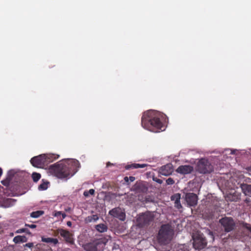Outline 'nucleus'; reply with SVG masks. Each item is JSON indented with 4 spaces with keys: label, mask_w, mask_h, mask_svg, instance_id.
<instances>
[{
    "label": "nucleus",
    "mask_w": 251,
    "mask_h": 251,
    "mask_svg": "<svg viewBox=\"0 0 251 251\" xmlns=\"http://www.w3.org/2000/svg\"><path fill=\"white\" fill-rule=\"evenodd\" d=\"M79 167L78 160L68 159L50 166L49 172L58 178H69L78 171Z\"/></svg>",
    "instance_id": "obj_1"
},
{
    "label": "nucleus",
    "mask_w": 251,
    "mask_h": 251,
    "mask_svg": "<svg viewBox=\"0 0 251 251\" xmlns=\"http://www.w3.org/2000/svg\"><path fill=\"white\" fill-rule=\"evenodd\" d=\"M164 118L162 113L154 110H149L145 112L141 119L142 126L149 130L155 132L164 130L162 122Z\"/></svg>",
    "instance_id": "obj_2"
},
{
    "label": "nucleus",
    "mask_w": 251,
    "mask_h": 251,
    "mask_svg": "<svg viewBox=\"0 0 251 251\" xmlns=\"http://www.w3.org/2000/svg\"><path fill=\"white\" fill-rule=\"evenodd\" d=\"M174 235V230L169 224H165L161 226L157 238L161 244H167L172 240Z\"/></svg>",
    "instance_id": "obj_3"
},
{
    "label": "nucleus",
    "mask_w": 251,
    "mask_h": 251,
    "mask_svg": "<svg viewBox=\"0 0 251 251\" xmlns=\"http://www.w3.org/2000/svg\"><path fill=\"white\" fill-rule=\"evenodd\" d=\"M221 228L226 232L233 231L236 227V223L232 217H225L219 220Z\"/></svg>",
    "instance_id": "obj_4"
},
{
    "label": "nucleus",
    "mask_w": 251,
    "mask_h": 251,
    "mask_svg": "<svg viewBox=\"0 0 251 251\" xmlns=\"http://www.w3.org/2000/svg\"><path fill=\"white\" fill-rule=\"evenodd\" d=\"M197 171L201 174H210L213 171L214 168L212 165L206 159L201 158L198 163L197 166Z\"/></svg>",
    "instance_id": "obj_5"
},
{
    "label": "nucleus",
    "mask_w": 251,
    "mask_h": 251,
    "mask_svg": "<svg viewBox=\"0 0 251 251\" xmlns=\"http://www.w3.org/2000/svg\"><path fill=\"white\" fill-rule=\"evenodd\" d=\"M193 247L195 249L201 250L206 247V240L202 234L197 233L193 236Z\"/></svg>",
    "instance_id": "obj_6"
},
{
    "label": "nucleus",
    "mask_w": 251,
    "mask_h": 251,
    "mask_svg": "<svg viewBox=\"0 0 251 251\" xmlns=\"http://www.w3.org/2000/svg\"><path fill=\"white\" fill-rule=\"evenodd\" d=\"M153 220V216L150 213H145L140 215L137 219L138 226L143 227L150 225Z\"/></svg>",
    "instance_id": "obj_7"
},
{
    "label": "nucleus",
    "mask_w": 251,
    "mask_h": 251,
    "mask_svg": "<svg viewBox=\"0 0 251 251\" xmlns=\"http://www.w3.org/2000/svg\"><path fill=\"white\" fill-rule=\"evenodd\" d=\"M56 232L57 234H60L61 236L64 238L66 243L72 245L74 244L73 234L71 233L69 231L64 229L63 228H59L56 229Z\"/></svg>",
    "instance_id": "obj_8"
},
{
    "label": "nucleus",
    "mask_w": 251,
    "mask_h": 251,
    "mask_svg": "<svg viewBox=\"0 0 251 251\" xmlns=\"http://www.w3.org/2000/svg\"><path fill=\"white\" fill-rule=\"evenodd\" d=\"M31 164L37 168H43L46 165V158L44 154L32 157L30 160Z\"/></svg>",
    "instance_id": "obj_9"
},
{
    "label": "nucleus",
    "mask_w": 251,
    "mask_h": 251,
    "mask_svg": "<svg viewBox=\"0 0 251 251\" xmlns=\"http://www.w3.org/2000/svg\"><path fill=\"white\" fill-rule=\"evenodd\" d=\"M103 243L101 239H95L92 242L83 245L82 247L85 251H98V246Z\"/></svg>",
    "instance_id": "obj_10"
},
{
    "label": "nucleus",
    "mask_w": 251,
    "mask_h": 251,
    "mask_svg": "<svg viewBox=\"0 0 251 251\" xmlns=\"http://www.w3.org/2000/svg\"><path fill=\"white\" fill-rule=\"evenodd\" d=\"M109 214L116 218L122 221H124L126 219V214L124 211L120 207L113 208L109 211Z\"/></svg>",
    "instance_id": "obj_11"
},
{
    "label": "nucleus",
    "mask_w": 251,
    "mask_h": 251,
    "mask_svg": "<svg viewBox=\"0 0 251 251\" xmlns=\"http://www.w3.org/2000/svg\"><path fill=\"white\" fill-rule=\"evenodd\" d=\"M198 199L197 195L193 193H189L185 195V200L188 204L191 206L197 205Z\"/></svg>",
    "instance_id": "obj_12"
},
{
    "label": "nucleus",
    "mask_w": 251,
    "mask_h": 251,
    "mask_svg": "<svg viewBox=\"0 0 251 251\" xmlns=\"http://www.w3.org/2000/svg\"><path fill=\"white\" fill-rule=\"evenodd\" d=\"M173 172V165L171 164H167L162 166L159 170L160 175L164 176H168Z\"/></svg>",
    "instance_id": "obj_13"
},
{
    "label": "nucleus",
    "mask_w": 251,
    "mask_h": 251,
    "mask_svg": "<svg viewBox=\"0 0 251 251\" xmlns=\"http://www.w3.org/2000/svg\"><path fill=\"white\" fill-rule=\"evenodd\" d=\"M193 171V167L191 165H181L176 170V172L182 175L191 173Z\"/></svg>",
    "instance_id": "obj_14"
},
{
    "label": "nucleus",
    "mask_w": 251,
    "mask_h": 251,
    "mask_svg": "<svg viewBox=\"0 0 251 251\" xmlns=\"http://www.w3.org/2000/svg\"><path fill=\"white\" fill-rule=\"evenodd\" d=\"M240 187L245 195L251 196V185L243 183L241 184Z\"/></svg>",
    "instance_id": "obj_15"
},
{
    "label": "nucleus",
    "mask_w": 251,
    "mask_h": 251,
    "mask_svg": "<svg viewBox=\"0 0 251 251\" xmlns=\"http://www.w3.org/2000/svg\"><path fill=\"white\" fill-rule=\"evenodd\" d=\"M226 199L227 201H237L240 199V195L236 192L229 194L227 195Z\"/></svg>",
    "instance_id": "obj_16"
},
{
    "label": "nucleus",
    "mask_w": 251,
    "mask_h": 251,
    "mask_svg": "<svg viewBox=\"0 0 251 251\" xmlns=\"http://www.w3.org/2000/svg\"><path fill=\"white\" fill-rule=\"evenodd\" d=\"M148 166L146 164H138V163H133L131 164H128L125 166L126 170L134 169L138 168H143Z\"/></svg>",
    "instance_id": "obj_17"
},
{
    "label": "nucleus",
    "mask_w": 251,
    "mask_h": 251,
    "mask_svg": "<svg viewBox=\"0 0 251 251\" xmlns=\"http://www.w3.org/2000/svg\"><path fill=\"white\" fill-rule=\"evenodd\" d=\"M46 158V163L47 165L49 163L53 162L55 160L58 159L59 155L56 154H44Z\"/></svg>",
    "instance_id": "obj_18"
},
{
    "label": "nucleus",
    "mask_w": 251,
    "mask_h": 251,
    "mask_svg": "<svg viewBox=\"0 0 251 251\" xmlns=\"http://www.w3.org/2000/svg\"><path fill=\"white\" fill-rule=\"evenodd\" d=\"M27 241V238L25 236L18 235L13 239V242L16 243H25Z\"/></svg>",
    "instance_id": "obj_19"
},
{
    "label": "nucleus",
    "mask_w": 251,
    "mask_h": 251,
    "mask_svg": "<svg viewBox=\"0 0 251 251\" xmlns=\"http://www.w3.org/2000/svg\"><path fill=\"white\" fill-rule=\"evenodd\" d=\"M42 241L48 243H52L54 245H56L58 243V240L57 239L50 237H42Z\"/></svg>",
    "instance_id": "obj_20"
},
{
    "label": "nucleus",
    "mask_w": 251,
    "mask_h": 251,
    "mask_svg": "<svg viewBox=\"0 0 251 251\" xmlns=\"http://www.w3.org/2000/svg\"><path fill=\"white\" fill-rule=\"evenodd\" d=\"M95 228L100 233L107 231L108 229L107 226L103 224H100L96 225Z\"/></svg>",
    "instance_id": "obj_21"
},
{
    "label": "nucleus",
    "mask_w": 251,
    "mask_h": 251,
    "mask_svg": "<svg viewBox=\"0 0 251 251\" xmlns=\"http://www.w3.org/2000/svg\"><path fill=\"white\" fill-rule=\"evenodd\" d=\"M241 236L242 235L240 233L239 231H235L228 235L229 238L231 239L232 240L240 239Z\"/></svg>",
    "instance_id": "obj_22"
},
{
    "label": "nucleus",
    "mask_w": 251,
    "mask_h": 251,
    "mask_svg": "<svg viewBox=\"0 0 251 251\" xmlns=\"http://www.w3.org/2000/svg\"><path fill=\"white\" fill-rule=\"evenodd\" d=\"M44 212L42 210H38L32 212L30 213V217L32 218H37L43 215Z\"/></svg>",
    "instance_id": "obj_23"
},
{
    "label": "nucleus",
    "mask_w": 251,
    "mask_h": 251,
    "mask_svg": "<svg viewBox=\"0 0 251 251\" xmlns=\"http://www.w3.org/2000/svg\"><path fill=\"white\" fill-rule=\"evenodd\" d=\"M48 181H43L41 184L38 186V189L39 190H45L48 188V185L49 184Z\"/></svg>",
    "instance_id": "obj_24"
},
{
    "label": "nucleus",
    "mask_w": 251,
    "mask_h": 251,
    "mask_svg": "<svg viewBox=\"0 0 251 251\" xmlns=\"http://www.w3.org/2000/svg\"><path fill=\"white\" fill-rule=\"evenodd\" d=\"M41 176L39 173L34 172L32 174V178L34 182H37L41 178Z\"/></svg>",
    "instance_id": "obj_25"
},
{
    "label": "nucleus",
    "mask_w": 251,
    "mask_h": 251,
    "mask_svg": "<svg viewBox=\"0 0 251 251\" xmlns=\"http://www.w3.org/2000/svg\"><path fill=\"white\" fill-rule=\"evenodd\" d=\"M15 232L16 233H21L25 232L27 234H31V232H30V231L27 228H22L19 229Z\"/></svg>",
    "instance_id": "obj_26"
},
{
    "label": "nucleus",
    "mask_w": 251,
    "mask_h": 251,
    "mask_svg": "<svg viewBox=\"0 0 251 251\" xmlns=\"http://www.w3.org/2000/svg\"><path fill=\"white\" fill-rule=\"evenodd\" d=\"M171 199L172 201H174L175 202L178 201L180 200V194L176 193L171 196Z\"/></svg>",
    "instance_id": "obj_27"
},
{
    "label": "nucleus",
    "mask_w": 251,
    "mask_h": 251,
    "mask_svg": "<svg viewBox=\"0 0 251 251\" xmlns=\"http://www.w3.org/2000/svg\"><path fill=\"white\" fill-rule=\"evenodd\" d=\"M95 193V190L93 189H91L89 191H85L83 193V195L85 197H88L90 195H93Z\"/></svg>",
    "instance_id": "obj_28"
},
{
    "label": "nucleus",
    "mask_w": 251,
    "mask_h": 251,
    "mask_svg": "<svg viewBox=\"0 0 251 251\" xmlns=\"http://www.w3.org/2000/svg\"><path fill=\"white\" fill-rule=\"evenodd\" d=\"M1 182L3 185L8 187L10 185V178H7L6 179L2 180Z\"/></svg>",
    "instance_id": "obj_29"
},
{
    "label": "nucleus",
    "mask_w": 251,
    "mask_h": 251,
    "mask_svg": "<svg viewBox=\"0 0 251 251\" xmlns=\"http://www.w3.org/2000/svg\"><path fill=\"white\" fill-rule=\"evenodd\" d=\"M166 183L168 185H173L175 183V181L172 178L169 177L166 180Z\"/></svg>",
    "instance_id": "obj_30"
},
{
    "label": "nucleus",
    "mask_w": 251,
    "mask_h": 251,
    "mask_svg": "<svg viewBox=\"0 0 251 251\" xmlns=\"http://www.w3.org/2000/svg\"><path fill=\"white\" fill-rule=\"evenodd\" d=\"M175 206L177 209H180L182 207L180 200L175 202Z\"/></svg>",
    "instance_id": "obj_31"
},
{
    "label": "nucleus",
    "mask_w": 251,
    "mask_h": 251,
    "mask_svg": "<svg viewBox=\"0 0 251 251\" xmlns=\"http://www.w3.org/2000/svg\"><path fill=\"white\" fill-rule=\"evenodd\" d=\"M243 226L251 232V225L249 224L244 223L243 225Z\"/></svg>",
    "instance_id": "obj_32"
},
{
    "label": "nucleus",
    "mask_w": 251,
    "mask_h": 251,
    "mask_svg": "<svg viewBox=\"0 0 251 251\" xmlns=\"http://www.w3.org/2000/svg\"><path fill=\"white\" fill-rule=\"evenodd\" d=\"M85 222L86 223H91V222H92L93 221H92V215L91 216H89L88 217H87L85 219Z\"/></svg>",
    "instance_id": "obj_33"
},
{
    "label": "nucleus",
    "mask_w": 251,
    "mask_h": 251,
    "mask_svg": "<svg viewBox=\"0 0 251 251\" xmlns=\"http://www.w3.org/2000/svg\"><path fill=\"white\" fill-rule=\"evenodd\" d=\"M61 211H55L53 214V216H54V217H58V216H61Z\"/></svg>",
    "instance_id": "obj_34"
},
{
    "label": "nucleus",
    "mask_w": 251,
    "mask_h": 251,
    "mask_svg": "<svg viewBox=\"0 0 251 251\" xmlns=\"http://www.w3.org/2000/svg\"><path fill=\"white\" fill-rule=\"evenodd\" d=\"M143 186V185L140 183L136 184L134 186V188L136 190L140 189V188Z\"/></svg>",
    "instance_id": "obj_35"
},
{
    "label": "nucleus",
    "mask_w": 251,
    "mask_h": 251,
    "mask_svg": "<svg viewBox=\"0 0 251 251\" xmlns=\"http://www.w3.org/2000/svg\"><path fill=\"white\" fill-rule=\"evenodd\" d=\"M92 218L93 222L97 221L99 219V217L97 215H92Z\"/></svg>",
    "instance_id": "obj_36"
},
{
    "label": "nucleus",
    "mask_w": 251,
    "mask_h": 251,
    "mask_svg": "<svg viewBox=\"0 0 251 251\" xmlns=\"http://www.w3.org/2000/svg\"><path fill=\"white\" fill-rule=\"evenodd\" d=\"M25 226H28L31 228H35L37 226L36 225H35L34 224L29 225V224H25Z\"/></svg>",
    "instance_id": "obj_37"
},
{
    "label": "nucleus",
    "mask_w": 251,
    "mask_h": 251,
    "mask_svg": "<svg viewBox=\"0 0 251 251\" xmlns=\"http://www.w3.org/2000/svg\"><path fill=\"white\" fill-rule=\"evenodd\" d=\"M175 251H188L187 249H185L184 247H180L178 249H176Z\"/></svg>",
    "instance_id": "obj_38"
},
{
    "label": "nucleus",
    "mask_w": 251,
    "mask_h": 251,
    "mask_svg": "<svg viewBox=\"0 0 251 251\" xmlns=\"http://www.w3.org/2000/svg\"><path fill=\"white\" fill-rule=\"evenodd\" d=\"M25 246L30 248L33 246V243H27L25 244Z\"/></svg>",
    "instance_id": "obj_39"
},
{
    "label": "nucleus",
    "mask_w": 251,
    "mask_h": 251,
    "mask_svg": "<svg viewBox=\"0 0 251 251\" xmlns=\"http://www.w3.org/2000/svg\"><path fill=\"white\" fill-rule=\"evenodd\" d=\"M153 180L155 181L156 182H157V183H158L159 184H161L162 183V180L160 179H158V178H153Z\"/></svg>",
    "instance_id": "obj_40"
},
{
    "label": "nucleus",
    "mask_w": 251,
    "mask_h": 251,
    "mask_svg": "<svg viewBox=\"0 0 251 251\" xmlns=\"http://www.w3.org/2000/svg\"><path fill=\"white\" fill-rule=\"evenodd\" d=\"M128 179L130 180V182H133L135 180V178L134 176H129L128 177Z\"/></svg>",
    "instance_id": "obj_41"
},
{
    "label": "nucleus",
    "mask_w": 251,
    "mask_h": 251,
    "mask_svg": "<svg viewBox=\"0 0 251 251\" xmlns=\"http://www.w3.org/2000/svg\"><path fill=\"white\" fill-rule=\"evenodd\" d=\"M72 222L71 221H68L67 222V225L68 226H70L71 227L72 226Z\"/></svg>",
    "instance_id": "obj_42"
},
{
    "label": "nucleus",
    "mask_w": 251,
    "mask_h": 251,
    "mask_svg": "<svg viewBox=\"0 0 251 251\" xmlns=\"http://www.w3.org/2000/svg\"><path fill=\"white\" fill-rule=\"evenodd\" d=\"M124 180H125V181L126 182H127V183H128V182L129 179H128V177L127 176H125V177H124Z\"/></svg>",
    "instance_id": "obj_43"
},
{
    "label": "nucleus",
    "mask_w": 251,
    "mask_h": 251,
    "mask_svg": "<svg viewBox=\"0 0 251 251\" xmlns=\"http://www.w3.org/2000/svg\"><path fill=\"white\" fill-rule=\"evenodd\" d=\"M14 201V200L13 199H11L7 200V201L9 203H11L12 201Z\"/></svg>",
    "instance_id": "obj_44"
},
{
    "label": "nucleus",
    "mask_w": 251,
    "mask_h": 251,
    "mask_svg": "<svg viewBox=\"0 0 251 251\" xmlns=\"http://www.w3.org/2000/svg\"><path fill=\"white\" fill-rule=\"evenodd\" d=\"M61 215H62V219H64L66 217V215L64 213L62 212V214H61Z\"/></svg>",
    "instance_id": "obj_45"
},
{
    "label": "nucleus",
    "mask_w": 251,
    "mask_h": 251,
    "mask_svg": "<svg viewBox=\"0 0 251 251\" xmlns=\"http://www.w3.org/2000/svg\"><path fill=\"white\" fill-rule=\"evenodd\" d=\"M236 151L235 150H233V151H231V154H233L235 153Z\"/></svg>",
    "instance_id": "obj_46"
},
{
    "label": "nucleus",
    "mask_w": 251,
    "mask_h": 251,
    "mask_svg": "<svg viewBox=\"0 0 251 251\" xmlns=\"http://www.w3.org/2000/svg\"><path fill=\"white\" fill-rule=\"evenodd\" d=\"M70 209H71V208H68L67 209H66V210H66V211H69Z\"/></svg>",
    "instance_id": "obj_47"
},
{
    "label": "nucleus",
    "mask_w": 251,
    "mask_h": 251,
    "mask_svg": "<svg viewBox=\"0 0 251 251\" xmlns=\"http://www.w3.org/2000/svg\"><path fill=\"white\" fill-rule=\"evenodd\" d=\"M11 235L13 236V233L11 234Z\"/></svg>",
    "instance_id": "obj_48"
}]
</instances>
